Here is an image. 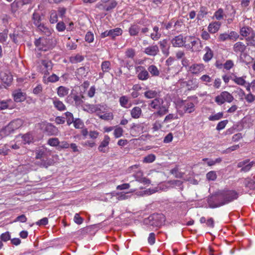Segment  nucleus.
<instances>
[{"instance_id":"58836bf2","label":"nucleus","mask_w":255,"mask_h":255,"mask_svg":"<svg viewBox=\"0 0 255 255\" xmlns=\"http://www.w3.org/2000/svg\"><path fill=\"white\" fill-rule=\"evenodd\" d=\"M110 36L114 39L116 36L121 35L123 33V30L121 28H116L109 30Z\"/></svg>"},{"instance_id":"7c9ffc66","label":"nucleus","mask_w":255,"mask_h":255,"mask_svg":"<svg viewBox=\"0 0 255 255\" xmlns=\"http://www.w3.org/2000/svg\"><path fill=\"white\" fill-rule=\"evenodd\" d=\"M205 51H206V53L203 56V60L205 62H208L213 58V52L208 46H206L205 48Z\"/></svg>"},{"instance_id":"4c0bfd02","label":"nucleus","mask_w":255,"mask_h":255,"mask_svg":"<svg viewBox=\"0 0 255 255\" xmlns=\"http://www.w3.org/2000/svg\"><path fill=\"white\" fill-rule=\"evenodd\" d=\"M147 71L149 73V75L151 74L152 76L157 77L160 74L158 68L154 65H150L147 68Z\"/></svg>"},{"instance_id":"603ef678","label":"nucleus","mask_w":255,"mask_h":255,"mask_svg":"<svg viewBox=\"0 0 255 255\" xmlns=\"http://www.w3.org/2000/svg\"><path fill=\"white\" fill-rule=\"evenodd\" d=\"M223 117V113L220 112L214 115L210 116L208 119L210 121H215L220 120Z\"/></svg>"},{"instance_id":"9d476101","label":"nucleus","mask_w":255,"mask_h":255,"mask_svg":"<svg viewBox=\"0 0 255 255\" xmlns=\"http://www.w3.org/2000/svg\"><path fill=\"white\" fill-rule=\"evenodd\" d=\"M110 141V138L108 135L104 136V139L100 143L98 150L102 153H107L109 151V144Z\"/></svg>"},{"instance_id":"a211bd4d","label":"nucleus","mask_w":255,"mask_h":255,"mask_svg":"<svg viewBox=\"0 0 255 255\" xmlns=\"http://www.w3.org/2000/svg\"><path fill=\"white\" fill-rule=\"evenodd\" d=\"M159 48L157 45L149 46L145 48L144 52L148 55L154 56L159 52Z\"/></svg>"},{"instance_id":"412c9836","label":"nucleus","mask_w":255,"mask_h":255,"mask_svg":"<svg viewBox=\"0 0 255 255\" xmlns=\"http://www.w3.org/2000/svg\"><path fill=\"white\" fill-rule=\"evenodd\" d=\"M102 73H99L100 77L103 78L105 73L109 72L111 69V63L109 61H104L101 64Z\"/></svg>"},{"instance_id":"1a4fd4ad","label":"nucleus","mask_w":255,"mask_h":255,"mask_svg":"<svg viewBox=\"0 0 255 255\" xmlns=\"http://www.w3.org/2000/svg\"><path fill=\"white\" fill-rule=\"evenodd\" d=\"M180 108L185 113H191L195 111L194 103L188 100L182 101L180 104Z\"/></svg>"},{"instance_id":"5fc2aeb1","label":"nucleus","mask_w":255,"mask_h":255,"mask_svg":"<svg viewBox=\"0 0 255 255\" xmlns=\"http://www.w3.org/2000/svg\"><path fill=\"white\" fill-rule=\"evenodd\" d=\"M82 98H84V96H79L78 95H74L73 99H74L76 106H81L83 103Z\"/></svg>"},{"instance_id":"3c124183","label":"nucleus","mask_w":255,"mask_h":255,"mask_svg":"<svg viewBox=\"0 0 255 255\" xmlns=\"http://www.w3.org/2000/svg\"><path fill=\"white\" fill-rule=\"evenodd\" d=\"M117 2L115 0H112L111 1H109L106 4V11H109L113 9L117 5Z\"/></svg>"},{"instance_id":"6e6d98bb","label":"nucleus","mask_w":255,"mask_h":255,"mask_svg":"<svg viewBox=\"0 0 255 255\" xmlns=\"http://www.w3.org/2000/svg\"><path fill=\"white\" fill-rule=\"evenodd\" d=\"M73 123L76 128H82L84 126V123L79 118L74 120Z\"/></svg>"},{"instance_id":"aec40b11","label":"nucleus","mask_w":255,"mask_h":255,"mask_svg":"<svg viewBox=\"0 0 255 255\" xmlns=\"http://www.w3.org/2000/svg\"><path fill=\"white\" fill-rule=\"evenodd\" d=\"M49 74H44L43 77V81L44 83L48 84L49 83H54L59 80V77L55 74L48 76Z\"/></svg>"},{"instance_id":"864d4df0","label":"nucleus","mask_w":255,"mask_h":255,"mask_svg":"<svg viewBox=\"0 0 255 255\" xmlns=\"http://www.w3.org/2000/svg\"><path fill=\"white\" fill-rule=\"evenodd\" d=\"M124 132L123 129L120 127H116L114 132V136L116 138L120 137L123 135Z\"/></svg>"},{"instance_id":"5701e85b","label":"nucleus","mask_w":255,"mask_h":255,"mask_svg":"<svg viewBox=\"0 0 255 255\" xmlns=\"http://www.w3.org/2000/svg\"><path fill=\"white\" fill-rule=\"evenodd\" d=\"M243 184L246 187L250 189H255V176L253 178H247L243 180Z\"/></svg>"},{"instance_id":"052dcab7","label":"nucleus","mask_w":255,"mask_h":255,"mask_svg":"<svg viewBox=\"0 0 255 255\" xmlns=\"http://www.w3.org/2000/svg\"><path fill=\"white\" fill-rule=\"evenodd\" d=\"M125 55L127 57L132 59L135 55V50L131 48H128L125 52Z\"/></svg>"},{"instance_id":"7ed1b4c3","label":"nucleus","mask_w":255,"mask_h":255,"mask_svg":"<svg viewBox=\"0 0 255 255\" xmlns=\"http://www.w3.org/2000/svg\"><path fill=\"white\" fill-rule=\"evenodd\" d=\"M234 99L231 94L227 91H223L215 98V102L218 105H222L225 102L231 103Z\"/></svg>"},{"instance_id":"9b49d317","label":"nucleus","mask_w":255,"mask_h":255,"mask_svg":"<svg viewBox=\"0 0 255 255\" xmlns=\"http://www.w3.org/2000/svg\"><path fill=\"white\" fill-rule=\"evenodd\" d=\"M205 70V66L201 63H195L191 65L188 71L194 75H198Z\"/></svg>"},{"instance_id":"6e6552de","label":"nucleus","mask_w":255,"mask_h":255,"mask_svg":"<svg viewBox=\"0 0 255 255\" xmlns=\"http://www.w3.org/2000/svg\"><path fill=\"white\" fill-rule=\"evenodd\" d=\"M255 162L252 161H250L249 159H246L239 162L237 164L238 168H241V172H247L250 170Z\"/></svg>"},{"instance_id":"bb28decb","label":"nucleus","mask_w":255,"mask_h":255,"mask_svg":"<svg viewBox=\"0 0 255 255\" xmlns=\"http://www.w3.org/2000/svg\"><path fill=\"white\" fill-rule=\"evenodd\" d=\"M254 32L255 31L252 28L249 26H244L240 29V34L245 37L250 35L252 36Z\"/></svg>"},{"instance_id":"680f3d73","label":"nucleus","mask_w":255,"mask_h":255,"mask_svg":"<svg viewBox=\"0 0 255 255\" xmlns=\"http://www.w3.org/2000/svg\"><path fill=\"white\" fill-rule=\"evenodd\" d=\"M65 115L67 118V123L68 125H70L74 122V117L73 114L69 112H67L65 113Z\"/></svg>"},{"instance_id":"49530a36","label":"nucleus","mask_w":255,"mask_h":255,"mask_svg":"<svg viewBox=\"0 0 255 255\" xmlns=\"http://www.w3.org/2000/svg\"><path fill=\"white\" fill-rule=\"evenodd\" d=\"M50 22L51 23H55L58 21V15L55 10H52L50 15Z\"/></svg>"},{"instance_id":"2eb2a0df","label":"nucleus","mask_w":255,"mask_h":255,"mask_svg":"<svg viewBox=\"0 0 255 255\" xmlns=\"http://www.w3.org/2000/svg\"><path fill=\"white\" fill-rule=\"evenodd\" d=\"M185 42V38L181 34L175 36L171 41L173 46L178 47L183 46Z\"/></svg>"},{"instance_id":"f03ea898","label":"nucleus","mask_w":255,"mask_h":255,"mask_svg":"<svg viewBox=\"0 0 255 255\" xmlns=\"http://www.w3.org/2000/svg\"><path fill=\"white\" fill-rule=\"evenodd\" d=\"M149 106L151 109L156 110V111L153 113V115L154 116H158L161 117L168 112V104L165 103L163 99L159 97L155 98L151 101L149 104Z\"/></svg>"},{"instance_id":"774afa93","label":"nucleus","mask_w":255,"mask_h":255,"mask_svg":"<svg viewBox=\"0 0 255 255\" xmlns=\"http://www.w3.org/2000/svg\"><path fill=\"white\" fill-rule=\"evenodd\" d=\"M206 177L209 180L214 181L217 178V174L215 171H211L206 174Z\"/></svg>"},{"instance_id":"8fccbe9b","label":"nucleus","mask_w":255,"mask_h":255,"mask_svg":"<svg viewBox=\"0 0 255 255\" xmlns=\"http://www.w3.org/2000/svg\"><path fill=\"white\" fill-rule=\"evenodd\" d=\"M178 118V115L176 114H169L167 115L163 121V123H167L170 122L172 120H176Z\"/></svg>"},{"instance_id":"c9c22d12","label":"nucleus","mask_w":255,"mask_h":255,"mask_svg":"<svg viewBox=\"0 0 255 255\" xmlns=\"http://www.w3.org/2000/svg\"><path fill=\"white\" fill-rule=\"evenodd\" d=\"M140 30V26L137 24H134L130 26L129 28L128 32L130 36L137 35Z\"/></svg>"},{"instance_id":"bf43d9fd","label":"nucleus","mask_w":255,"mask_h":255,"mask_svg":"<svg viewBox=\"0 0 255 255\" xmlns=\"http://www.w3.org/2000/svg\"><path fill=\"white\" fill-rule=\"evenodd\" d=\"M22 139L24 143H29L33 140V136L31 133H27L22 136Z\"/></svg>"},{"instance_id":"393cba45","label":"nucleus","mask_w":255,"mask_h":255,"mask_svg":"<svg viewBox=\"0 0 255 255\" xmlns=\"http://www.w3.org/2000/svg\"><path fill=\"white\" fill-rule=\"evenodd\" d=\"M53 104L55 108L59 111H63L66 109L63 103L57 98L53 99Z\"/></svg>"},{"instance_id":"de8ad7c7","label":"nucleus","mask_w":255,"mask_h":255,"mask_svg":"<svg viewBox=\"0 0 255 255\" xmlns=\"http://www.w3.org/2000/svg\"><path fill=\"white\" fill-rule=\"evenodd\" d=\"M247 44L248 46H255V32L253 33L252 36L250 35L246 37Z\"/></svg>"},{"instance_id":"473e14b6","label":"nucleus","mask_w":255,"mask_h":255,"mask_svg":"<svg viewBox=\"0 0 255 255\" xmlns=\"http://www.w3.org/2000/svg\"><path fill=\"white\" fill-rule=\"evenodd\" d=\"M135 190H131L129 192L124 193L123 192L116 193L115 194L118 196L117 199L119 201L125 200L131 198V195H128L129 193H133L135 191Z\"/></svg>"},{"instance_id":"0e129e2a","label":"nucleus","mask_w":255,"mask_h":255,"mask_svg":"<svg viewBox=\"0 0 255 255\" xmlns=\"http://www.w3.org/2000/svg\"><path fill=\"white\" fill-rule=\"evenodd\" d=\"M162 127L161 123L159 121L157 120L152 124V129L153 131H156L161 129Z\"/></svg>"},{"instance_id":"37998d69","label":"nucleus","mask_w":255,"mask_h":255,"mask_svg":"<svg viewBox=\"0 0 255 255\" xmlns=\"http://www.w3.org/2000/svg\"><path fill=\"white\" fill-rule=\"evenodd\" d=\"M140 168L139 164H135L128 167L127 170L126 172L128 174L132 173L134 174Z\"/></svg>"},{"instance_id":"b1692460","label":"nucleus","mask_w":255,"mask_h":255,"mask_svg":"<svg viewBox=\"0 0 255 255\" xmlns=\"http://www.w3.org/2000/svg\"><path fill=\"white\" fill-rule=\"evenodd\" d=\"M119 103L121 107L126 109L129 108L131 106L128 98L126 96H121L119 99Z\"/></svg>"},{"instance_id":"72a5a7b5","label":"nucleus","mask_w":255,"mask_h":255,"mask_svg":"<svg viewBox=\"0 0 255 255\" xmlns=\"http://www.w3.org/2000/svg\"><path fill=\"white\" fill-rule=\"evenodd\" d=\"M142 113L141 109L139 107H134L130 111V115L132 118L138 119L140 117Z\"/></svg>"},{"instance_id":"c756f323","label":"nucleus","mask_w":255,"mask_h":255,"mask_svg":"<svg viewBox=\"0 0 255 255\" xmlns=\"http://www.w3.org/2000/svg\"><path fill=\"white\" fill-rule=\"evenodd\" d=\"M208 14V8L204 6H201L197 15V19L199 20H202Z\"/></svg>"},{"instance_id":"e433bc0d","label":"nucleus","mask_w":255,"mask_h":255,"mask_svg":"<svg viewBox=\"0 0 255 255\" xmlns=\"http://www.w3.org/2000/svg\"><path fill=\"white\" fill-rule=\"evenodd\" d=\"M153 32L151 33L150 37L152 40L156 41L160 38L161 34L159 32V27L157 26L153 27Z\"/></svg>"},{"instance_id":"dca6fc26","label":"nucleus","mask_w":255,"mask_h":255,"mask_svg":"<svg viewBox=\"0 0 255 255\" xmlns=\"http://www.w3.org/2000/svg\"><path fill=\"white\" fill-rule=\"evenodd\" d=\"M160 48L164 55L168 56L169 54L170 45L166 39H163L158 42Z\"/></svg>"},{"instance_id":"f704fd0d","label":"nucleus","mask_w":255,"mask_h":255,"mask_svg":"<svg viewBox=\"0 0 255 255\" xmlns=\"http://www.w3.org/2000/svg\"><path fill=\"white\" fill-rule=\"evenodd\" d=\"M57 95L60 97H64V96L68 95L69 91V89L61 86L57 88Z\"/></svg>"},{"instance_id":"6ab92c4d","label":"nucleus","mask_w":255,"mask_h":255,"mask_svg":"<svg viewBox=\"0 0 255 255\" xmlns=\"http://www.w3.org/2000/svg\"><path fill=\"white\" fill-rule=\"evenodd\" d=\"M147 90L144 92V96L147 99H152L158 98L159 96L160 92L155 89H149L146 88Z\"/></svg>"},{"instance_id":"0eeeda50","label":"nucleus","mask_w":255,"mask_h":255,"mask_svg":"<svg viewBox=\"0 0 255 255\" xmlns=\"http://www.w3.org/2000/svg\"><path fill=\"white\" fill-rule=\"evenodd\" d=\"M36 159H39L41 160L44 161L47 160L50 155V151L47 150L46 148L44 147H39L36 150Z\"/></svg>"},{"instance_id":"f8f14e48","label":"nucleus","mask_w":255,"mask_h":255,"mask_svg":"<svg viewBox=\"0 0 255 255\" xmlns=\"http://www.w3.org/2000/svg\"><path fill=\"white\" fill-rule=\"evenodd\" d=\"M190 42L191 44L193 51H200L203 48L201 41L197 38L190 37Z\"/></svg>"},{"instance_id":"4be33fe9","label":"nucleus","mask_w":255,"mask_h":255,"mask_svg":"<svg viewBox=\"0 0 255 255\" xmlns=\"http://www.w3.org/2000/svg\"><path fill=\"white\" fill-rule=\"evenodd\" d=\"M247 46L242 42H236L233 46L234 52L237 53L242 54L246 49Z\"/></svg>"},{"instance_id":"2f4dec72","label":"nucleus","mask_w":255,"mask_h":255,"mask_svg":"<svg viewBox=\"0 0 255 255\" xmlns=\"http://www.w3.org/2000/svg\"><path fill=\"white\" fill-rule=\"evenodd\" d=\"M37 29L39 31H40L43 34H45L47 36H50L52 33L51 29L43 23L38 26Z\"/></svg>"},{"instance_id":"c85d7f7f","label":"nucleus","mask_w":255,"mask_h":255,"mask_svg":"<svg viewBox=\"0 0 255 255\" xmlns=\"http://www.w3.org/2000/svg\"><path fill=\"white\" fill-rule=\"evenodd\" d=\"M41 16L40 13L34 11L32 14V20L33 24L38 27L42 23H41Z\"/></svg>"},{"instance_id":"c03bdc74","label":"nucleus","mask_w":255,"mask_h":255,"mask_svg":"<svg viewBox=\"0 0 255 255\" xmlns=\"http://www.w3.org/2000/svg\"><path fill=\"white\" fill-rule=\"evenodd\" d=\"M14 100L16 102H20L25 100V96L22 92H17L13 94Z\"/></svg>"},{"instance_id":"a19ab883","label":"nucleus","mask_w":255,"mask_h":255,"mask_svg":"<svg viewBox=\"0 0 255 255\" xmlns=\"http://www.w3.org/2000/svg\"><path fill=\"white\" fill-rule=\"evenodd\" d=\"M23 3L21 0H14V1L11 4V7L12 10L15 11L19 8L23 6Z\"/></svg>"},{"instance_id":"79ce46f5","label":"nucleus","mask_w":255,"mask_h":255,"mask_svg":"<svg viewBox=\"0 0 255 255\" xmlns=\"http://www.w3.org/2000/svg\"><path fill=\"white\" fill-rule=\"evenodd\" d=\"M185 83H186V86L189 91L194 90L198 87V83L196 82H194L191 80L185 82Z\"/></svg>"},{"instance_id":"cd10ccee","label":"nucleus","mask_w":255,"mask_h":255,"mask_svg":"<svg viewBox=\"0 0 255 255\" xmlns=\"http://www.w3.org/2000/svg\"><path fill=\"white\" fill-rule=\"evenodd\" d=\"M221 26V23L218 21H215L209 24L208 29L211 33H215L218 31Z\"/></svg>"},{"instance_id":"ddd939ff","label":"nucleus","mask_w":255,"mask_h":255,"mask_svg":"<svg viewBox=\"0 0 255 255\" xmlns=\"http://www.w3.org/2000/svg\"><path fill=\"white\" fill-rule=\"evenodd\" d=\"M143 172L141 170L140 168L135 173L133 174V176L134 177L135 180L140 183H143L144 184H149L150 181L149 179L143 177Z\"/></svg>"},{"instance_id":"f257e3e1","label":"nucleus","mask_w":255,"mask_h":255,"mask_svg":"<svg viewBox=\"0 0 255 255\" xmlns=\"http://www.w3.org/2000/svg\"><path fill=\"white\" fill-rule=\"evenodd\" d=\"M239 197V193L235 190L224 189L219 191L208 201L210 207L214 208L228 204Z\"/></svg>"},{"instance_id":"a18cd8bd","label":"nucleus","mask_w":255,"mask_h":255,"mask_svg":"<svg viewBox=\"0 0 255 255\" xmlns=\"http://www.w3.org/2000/svg\"><path fill=\"white\" fill-rule=\"evenodd\" d=\"M84 59V57L79 54H77L74 56H71L70 58V61L72 63H77L82 61Z\"/></svg>"},{"instance_id":"a878e982","label":"nucleus","mask_w":255,"mask_h":255,"mask_svg":"<svg viewBox=\"0 0 255 255\" xmlns=\"http://www.w3.org/2000/svg\"><path fill=\"white\" fill-rule=\"evenodd\" d=\"M41 64L45 68L46 71L44 72V74H49L53 68L52 62L49 60H42L41 61Z\"/></svg>"},{"instance_id":"4d7b16f0","label":"nucleus","mask_w":255,"mask_h":255,"mask_svg":"<svg viewBox=\"0 0 255 255\" xmlns=\"http://www.w3.org/2000/svg\"><path fill=\"white\" fill-rule=\"evenodd\" d=\"M155 159V156L154 154H150L145 156L143 159V163H151L153 162Z\"/></svg>"},{"instance_id":"ea45409f","label":"nucleus","mask_w":255,"mask_h":255,"mask_svg":"<svg viewBox=\"0 0 255 255\" xmlns=\"http://www.w3.org/2000/svg\"><path fill=\"white\" fill-rule=\"evenodd\" d=\"M231 80L237 84L241 86H244L246 83V81L243 77H238L235 75H233V77H231Z\"/></svg>"},{"instance_id":"423d86ee","label":"nucleus","mask_w":255,"mask_h":255,"mask_svg":"<svg viewBox=\"0 0 255 255\" xmlns=\"http://www.w3.org/2000/svg\"><path fill=\"white\" fill-rule=\"evenodd\" d=\"M135 72L137 78L141 81H146L150 77L149 73L145 68L142 66L135 67Z\"/></svg>"},{"instance_id":"20e7f679","label":"nucleus","mask_w":255,"mask_h":255,"mask_svg":"<svg viewBox=\"0 0 255 255\" xmlns=\"http://www.w3.org/2000/svg\"><path fill=\"white\" fill-rule=\"evenodd\" d=\"M148 220L151 226L158 227L164 222L165 218L162 214H153L149 216Z\"/></svg>"},{"instance_id":"39448f33","label":"nucleus","mask_w":255,"mask_h":255,"mask_svg":"<svg viewBox=\"0 0 255 255\" xmlns=\"http://www.w3.org/2000/svg\"><path fill=\"white\" fill-rule=\"evenodd\" d=\"M239 37V35L236 31H231L229 33H221L218 37V40L220 42H224L226 40L236 41Z\"/></svg>"},{"instance_id":"f3484780","label":"nucleus","mask_w":255,"mask_h":255,"mask_svg":"<svg viewBox=\"0 0 255 255\" xmlns=\"http://www.w3.org/2000/svg\"><path fill=\"white\" fill-rule=\"evenodd\" d=\"M44 130L50 135H56L59 132L58 128L51 123H47L45 125Z\"/></svg>"},{"instance_id":"338daca9","label":"nucleus","mask_w":255,"mask_h":255,"mask_svg":"<svg viewBox=\"0 0 255 255\" xmlns=\"http://www.w3.org/2000/svg\"><path fill=\"white\" fill-rule=\"evenodd\" d=\"M228 123V121L227 120L220 122L217 125L216 129L220 131L224 129Z\"/></svg>"},{"instance_id":"e2e57ef3","label":"nucleus","mask_w":255,"mask_h":255,"mask_svg":"<svg viewBox=\"0 0 255 255\" xmlns=\"http://www.w3.org/2000/svg\"><path fill=\"white\" fill-rule=\"evenodd\" d=\"M47 143L52 146L59 145L60 142L57 138H50L48 139Z\"/></svg>"},{"instance_id":"4468645a","label":"nucleus","mask_w":255,"mask_h":255,"mask_svg":"<svg viewBox=\"0 0 255 255\" xmlns=\"http://www.w3.org/2000/svg\"><path fill=\"white\" fill-rule=\"evenodd\" d=\"M23 124L22 121L20 119H16L11 121L6 126L10 133L13 132L15 130L19 128Z\"/></svg>"},{"instance_id":"69168bd1","label":"nucleus","mask_w":255,"mask_h":255,"mask_svg":"<svg viewBox=\"0 0 255 255\" xmlns=\"http://www.w3.org/2000/svg\"><path fill=\"white\" fill-rule=\"evenodd\" d=\"M0 240L1 241L7 242L10 240V233L8 232H6L2 233L0 236Z\"/></svg>"},{"instance_id":"13d9d810","label":"nucleus","mask_w":255,"mask_h":255,"mask_svg":"<svg viewBox=\"0 0 255 255\" xmlns=\"http://www.w3.org/2000/svg\"><path fill=\"white\" fill-rule=\"evenodd\" d=\"M11 100L0 101V110H3L8 108Z\"/></svg>"},{"instance_id":"09e8293b","label":"nucleus","mask_w":255,"mask_h":255,"mask_svg":"<svg viewBox=\"0 0 255 255\" xmlns=\"http://www.w3.org/2000/svg\"><path fill=\"white\" fill-rule=\"evenodd\" d=\"M107 108L105 105H97V108H96L97 115L99 117V115H101V114L105 113L107 110Z\"/></svg>"}]
</instances>
